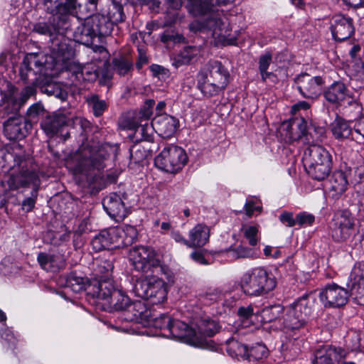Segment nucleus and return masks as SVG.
Here are the masks:
<instances>
[{"mask_svg": "<svg viewBox=\"0 0 364 364\" xmlns=\"http://www.w3.org/2000/svg\"><path fill=\"white\" fill-rule=\"evenodd\" d=\"M230 77L228 70L220 62L210 61L198 74V87L205 96H215L226 88Z\"/></svg>", "mask_w": 364, "mask_h": 364, "instance_id": "f257e3e1", "label": "nucleus"}, {"mask_svg": "<svg viewBox=\"0 0 364 364\" xmlns=\"http://www.w3.org/2000/svg\"><path fill=\"white\" fill-rule=\"evenodd\" d=\"M277 286L275 277L263 267H255L245 272L240 279L242 292L250 296L268 294Z\"/></svg>", "mask_w": 364, "mask_h": 364, "instance_id": "f03ea898", "label": "nucleus"}, {"mask_svg": "<svg viewBox=\"0 0 364 364\" xmlns=\"http://www.w3.org/2000/svg\"><path fill=\"white\" fill-rule=\"evenodd\" d=\"M304 161L308 174L315 180H324L331 171L332 156L322 146L317 144L309 146L304 151Z\"/></svg>", "mask_w": 364, "mask_h": 364, "instance_id": "7ed1b4c3", "label": "nucleus"}, {"mask_svg": "<svg viewBox=\"0 0 364 364\" xmlns=\"http://www.w3.org/2000/svg\"><path fill=\"white\" fill-rule=\"evenodd\" d=\"M189 27L194 32L210 33L216 46L233 45L237 41V37L232 34L229 25L222 21L218 14L211 13L205 22L196 21Z\"/></svg>", "mask_w": 364, "mask_h": 364, "instance_id": "20e7f679", "label": "nucleus"}, {"mask_svg": "<svg viewBox=\"0 0 364 364\" xmlns=\"http://www.w3.org/2000/svg\"><path fill=\"white\" fill-rule=\"evenodd\" d=\"M132 291L136 296L147 300L154 305L162 304L166 300L168 287L162 279L146 277L136 281Z\"/></svg>", "mask_w": 364, "mask_h": 364, "instance_id": "39448f33", "label": "nucleus"}, {"mask_svg": "<svg viewBox=\"0 0 364 364\" xmlns=\"http://www.w3.org/2000/svg\"><path fill=\"white\" fill-rule=\"evenodd\" d=\"M106 151L102 149L81 146L75 154L72 162L75 164V170L78 173L92 170L100 171L105 166Z\"/></svg>", "mask_w": 364, "mask_h": 364, "instance_id": "423d86ee", "label": "nucleus"}, {"mask_svg": "<svg viewBox=\"0 0 364 364\" xmlns=\"http://www.w3.org/2000/svg\"><path fill=\"white\" fill-rule=\"evenodd\" d=\"M312 301L308 295L299 298L289 306L283 318L284 329L287 333L303 327L311 311Z\"/></svg>", "mask_w": 364, "mask_h": 364, "instance_id": "0eeeda50", "label": "nucleus"}, {"mask_svg": "<svg viewBox=\"0 0 364 364\" xmlns=\"http://www.w3.org/2000/svg\"><path fill=\"white\" fill-rule=\"evenodd\" d=\"M188 160L185 151L176 145H168L154 159L155 166L161 171L176 173L186 165Z\"/></svg>", "mask_w": 364, "mask_h": 364, "instance_id": "6e6552de", "label": "nucleus"}, {"mask_svg": "<svg viewBox=\"0 0 364 364\" xmlns=\"http://www.w3.org/2000/svg\"><path fill=\"white\" fill-rule=\"evenodd\" d=\"M129 259L136 271L142 273L153 272L161 266L159 255L151 247L136 246L129 251Z\"/></svg>", "mask_w": 364, "mask_h": 364, "instance_id": "1a4fd4ad", "label": "nucleus"}, {"mask_svg": "<svg viewBox=\"0 0 364 364\" xmlns=\"http://www.w3.org/2000/svg\"><path fill=\"white\" fill-rule=\"evenodd\" d=\"M355 219L348 210H338L331 224V232L336 242H343L348 239L353 231Z\"/></svg>", "mask_w": 364, "mask_h": 364, "instance_id": "9d476101", "label": "nucleus"}, {"mask_svg": "<svg viewBox=\"0 0 364 364\" xmlns=\"http://www.w3.org/2000/svg\"><path fill=\"white\" fill-rule=\"evenodd\" d=\"M325 99L331 104L342 105L347 103L353 107L358 114L360 113L361 105L353 100L344 83L335 82L323 91Z\"/></svg>", "mask_w": 364, "mask_h": 364, "instance_id": "9b49d317", "label": "nucleus"}, {"mask_svg": "<svg viewBox=\"0 0 364 364\" xmlns=\"http://www.w3.org/2000/svg\"><path fill=\"white\" fill-rule=\"evenodd\" d=\"M7 185L11 191H16L21 188L32 186V195H38L40 186V179L37 173L33 170L22 169L18 173H11L8 180Z\"/></svg>", "mask_w": 364, "mask_h": 364, "instance_id": "f8f14e48", "label": "nucleus"}, {"mask_svg": "<svg viewBox=\"0 0 364 364\" xmlns=\"http://www.w3.org/2000/svg\"><path fill=\"white\" fill-rule=\"evenodd\" d=\"M349 296L346 289L336 284L326 285L319 293V299L326 308H339L344 306Z\"/></svg>", "mask_w": 364, "mask_h": 364, "instance_id": "ddd939ff", "label": "nucleus"}, {"mask_svg": "<svg viewBox=\"0 0 364 364\" xmlns=\"http://www.w3.org/2000/svg\"><path fill=\"white\" fill-rule=\"evenodd\" d=\"M297 90L305 98L316 100L322 92L323 80L321 77H313L307 73L301 74L295 79Z\"/></svg>", "mask_w": 364, "mask_h": 364, "instance_id": "4468645a", "label": "nucleus"}, {"mask_svg": "<svg viewBox=\"0 0 364 364\" xmlns=\"http://www.w3.org/2000/svg\"><path fill=\"white\" fill-rule=\"evenodd\" d=\"M116 16L109 17L102 14H94L90 16L91 23L97 36H105L110 35L114 28V24L124 21V13L121 7L116 9Z\"/></svg>", "mask_w": 364, "mask_h": 364, "instance_id": "2eb2a0df", "label": "nucleus"}, {"mask_svg": "<svg viewBox=\"0 0 364 364\" xmlns=\"http://www.w3.org/2000/svg\"><path fill=\"white\" fill-rule=\"evenodd\" d=\"M31 127V123L21 115L10 117L4 123V134L10 140L23 139Z\"/></svg>", "mask_w": 364, "mask_h": 364, "instance_id": "dca6fc26", "label": "nucleus"}, {"mask_svg": "<svg viewBox=\"0 0 364 364\" xmlns=\"http://www.w3.org/2000/svg\"><path fill=\"white\" fill-rule=\"evenodd\" d=\"M346 355V350L341 347L323 346L315 352L313 364H339Z\"/></svg>", "mask_w": 364, "mask_h": 364, "instance_id": "f3484780", "label": "nucleus"}, {"mask_svg": "<svg viewBox=\"0 0 364 364\" xmlns=\"http://www.w3.org/2000/svg\"><path fill=\"white\" fill-rule=\"evenodd\" d=\"M281 134L287 142L300 139L306 134L307 123L303 118H294L284 122L281 125Z\"/></svg>", "mask_w": 364, "mask_h": 364, "instance_id": "a211bd4d", "label": "nucleus"}, {"mask_svg": "<svg viewBox=\"0 0 364 364\" xmlns=\"http://www.w3.org/2000/svg\"><path fill=\"white\" fill-rule=\"evenodd\" d=\"M331 30L335 40L338 41H345L354 33L353 20L344 15H336L332 18Z\"/></svg>", "mask_w": 364, "mask_h": 364, "instance_id": "6ab92c4d", "label": "nucleus"}, {"mask_svg": "<svg viewBox=\"0 0 364 364\" xmlns=\"http://www.w3.org/2000/svg\"><path fill=\"white\" fill-rule=\"evenodd\" d=\"M348 287L350 296L360 305H364V275L360 264H355L350 272Z\"/></svg>", "mask_w": 364, "mask_h": 364, "instance_id": "aec40b11", "label": "nucleus"}, {"mask_svg": "<svg viewBox=\"0 0 364 364\" xmlns=\"http://www.w3.org/2000/svg\"><path fill=\"white\" fill-rule=\"evenodd\" d=\"M80 4L77 0H65L58 3L55 6L53 13V21L57 18L58 22L57 26L54 27L55 30H58L60 27L67 23L69 16H75L77 14Z\"/></svg>", "mask_w": 364, "mask_h": 364, "instance_id": "412c9836", "label": "nucleus"}, {"mask_svg": "<svg viewBox=\"0 0 364 364\" xmlns=\"http://www.w3.org/2000/svg\"><path fill=\"white\" fill-rule=\"evenodd\" d=\"M178 125L176 118L166 114H156L152 120V128L164 138L173 136Z\"/></svg>", "mask_w": 364, "mask_h": 364, "instance_id": "4be33fe9", "label": "nucleus"}, {"mask_svg": "<svg viewBox=\"0 0 364 364\" xmlns=\"http://www.w3.org/2000/svg\"><path fill=\"white\" fill-rule=\"evenodd\" d=\"M102 205L107 214L116 221H121L127 215L124 202L115 193L106 196L102 200Z\"/></svg>", "mask_w": 364, "mask_h": 364, "instance_id": "5701e85b", "label": "nucleus"}, {"mask_svg": "<svg viewBox=\"0 0 364 364\" xmlns=\"http://www.w3.org/2000/svg\"><path fill=\"white\" fill-rule=\"evenodd\" d=\"M193 328V336L200 340L194 346L204 347L207 343L206 338L214 336L218 331L219 325L213 320L200 319Z\"/></svg>", "mask_w": 364, "mask_h": 364, "instance_id": "b1692460", "label": "nucleus"}, {"mask_svg": "<svg viewBox=\"0 0 364 364\" xmlns=\"http://www.w3.org/2000/svg\"><path fill=\"white\" fill-rule=\"evenodd\" d=\"M168 332L172 337L181 340L192 346L200 342V340H198L196 337L193 336V328L189 327L186 323L179 320L171 318Z\"/></svg>", "mask_w": 364, "mask_h": 364, "instance_id": "393cba45", "label": "nucleus"}, {"mask_svg": "<svg viewBox=\"0 0 364 364\" xmlns=\"http://www.w3.org/2000/svg\"><path fill=\"white\" fill-rule=\"evenodd\" d=\"M112 235L114 237L117 248L132 245L138 237V231L132 225H124L112 228Z\"/></svg>", "mask_w": 364, "mask_h": 364, "instance_id": "a878e982", "label": "nucleus"}, {"mask_svg": "<svg viewBox=\"0 0 364 364\" xmlns=\"http://www.w3.org/2000/svg\"><path fill=\"white\" fill-rule=\"evenodd\" d=\"M122 312L123 318L127 321L139 322L147 316L146 304L141 301H130Z\"/></svg>", "mask_w": 364, "mask_h": 364, "instance_id": "bb28decb", "label": "nucleus"}, {"mask_svg": "<svg viewBox=\"0 0 364 364\" xmlns=\"http://www.w3.org/2000/svg\"><path fill=\"white\" fill-rule=\"evenodd\" d=\"M37 260L43 269L53 272L60 270L65 264L63 257L60 254L40 252Z\"/></svg>", "mask_w": 364, "mask_h": 364, "instance_id": "cd10ccee", "label": "nucleus"}, {"mask_svg": "<svg viewBox=\"0 0 364 364\" xmlns=\"http://www.w3.org/2000/svg\"><path fill=\"white\" fill-rule=\"evenodd\" d=\"M97 37L90 17L86 18L84 22L77 28L75 31V38L80 43L90 46L92 45L93 39Z\"/></svg>", "mask_w": 364, "mask_h": 364, "instance_id": "c85d7f7f", "label": "nucleus"}, {"mask_svg": "<svg viewBox=\"0 0 364 364\" xmlns=\"http://www.w3.org/2000/svg\"><path fill=\"white\" fill-rule=\"evenodd\" d=\"M41 126L48 136H53L66 126V117L63 114L48 116L41 122Z\"/></svg>", "mask_w": 364, "mask_h": 364, "instance_id": "c756f323", "label": "nucleus"}, {"mask_svg": "<svg viewBox=\"0 0 364 364\" xmlns=\"http://www.w3.org/2000/svg\"><path fill=\"white\" fill-rule=\"evenodd\" d=\"M112 233V228L101 231L92 240V248L97 252L105 249L117 248L115 239Z\"/></svg>", "mask_w": 364, "mask_h": 364, "instance_id": "7c9ffc66", "label": "nucleus"}, {"mask_svg": "<svg viewBox=\"0 0 364 364\" xmlns=\"http://www.w3.org/2000/svg\"><path fill=\"white\" fill-rule=\"evenodd\" d=\"M210 230L208 226L198 224L189 232L188 247L203 246L209 240Z\"/></svg>", "mask_w": 364, "mask_h": 364, "instance_id": "2f4dec72", "label": "nucleus"}, {"mask_svg": "<svg viewBox=\"0 0 364 364\" xmlns=\"http://www.w3.org/2000/svg\"><path fill=\"white\" fill-rule=\"evenodd\" d=\"M201 53L200 46H186L176 57L174 65L178 67L194 63L199 60Z\"/></svg>", "mask_w": 364, "mask_h": 364, "instance_id": "473e14b6", "label": "nucleus"}, {"mask_svg": "<svg viewBox=\"0 0 364 364\" xmlns=\"http://www.w3.org/2000/svg\"><path fill=\"white\" fill-rule=\"evenodd\" d=\"M330 129L334 138L339 141L349 139L352 134V129L349 122L338 116L330 124Z\"/></svg>", "mask_w": 364, "mask_h": 364, "instance_id": "72a5a7b5", "label": "nucleus"}, {"mask_svg": "<svg viewBox=\"0 0 364 364\" xmlns=\"http://www.w3.org/2000/svg\"><path fill=\"white\" fill-rule=\"evenodd\" d=\"M36 93V89L32 86L26 87L21 92L20 97H10L6 107L8 113H16L27 100Z\"/></svg>", "mask_w": 364, "mask_h": 364, "instance_id": "f704fd0d", "label": "nucleus"}, {"mask_svg": "<svg viewBox=\"0 0 364 364\" xmlns=\"http://www.w3.org/2000/svg\"><path fill=\"white\" fill-rule=\"evenodd\" d=\"M348 185L346 174L341 171L333 173L331 179L330 191L332 197L339 198L347 189Z\"/></svg>", "mask_w": 364, "mask_h": 364, "instance_id": "c9c22d12", "label": "nucleus"}, {"mask_svg": "<svg viewBox=\"0 0 364 364\" xmlns=\"http://www.w3.org/2000/svg\"><path fill=\"white\" fill-rule=\"evenodd\" d=\"M95 264L94 274L99 281L112 279L114 265L111 260L97 259Z\"/></svg>", "mask_w": 364, "mask_h": 364, "instance_id": "e433bc0d", "label": "nucleus"}, {"mask_svg": "<svg viewBox=\"0 0 364 364\" xmlns=\"http://www.w3.org/2000/svg\"><path fill=\"white\" fill-rule=\"evenodd\" d=\"M213 6V0H188L186 7L191 15L198 16L212 11Z\"/></svg>", "mask_w": 364, "mask_h": 364, "instance_id": "4c0bfd02", "label": "nucleus"}, {"mask_svg": "<svg viewBox=\"0 0 364 364\" xmlns=\"http://www.w3.org/2000/svg\"><path fill=\"white\" fill-rule=\"evenodd\" d=\"M117 290L118 289L115 288L112 279L102 280L98 282L97 291H95V293L99 299L105 301L107 304L112 297L114 291Z\"/></svg>", "mask_w": 364, "mask_h": 364, "instance_id": "58836bf2", "label": "nucleus"}, {"mask_svg": "<svg viewBox=\"0 0 364 364\" xmlns=\"http://www.w3.org/2000/svg\"><path fill=\"white\" fill-rule=\"evenodd\" d=\"M43 58V56H41ZM44 62L41 59V55L38 53H28L23 59V65L21 68V76L23 77L25 71H31L33 68H38V72L41 70Z\"/></svg>", "mask_w": 364, "mask_h": 364, "instance_id": "ea45409f", "label": "nucleus"}, {"mask_svg": "<svg viewBox=\"0 0 364 364\" xmlns=\"http://www.w3.org/2000/svg\"><path fill=\"white\" fill-rule=\"evenodd\" d=\"M226 351L228 355L233 358L246 359L248 349L246 346L231 338L226 341Z\"/></svg>", "mask_w": 364, "mask_h": 364, "instance_id": "a19ab883", "label": "nucleus"}, {"mask_svg": "<svg viewBox=\"0 0 364 364\" xmlns=\"http://www.w3.org/2000/svg\"><path fill=\"white\" fill-rule=\"evenodd\" d=\"M259 228L258 225H243L241 228L244 237L252 247L256 246L261 240Z\"/></svg>", "mask_w": 364, "mask_h": 364, "instance_id": "79ce46f5", "label": "nucleus"}, {"mask_svg": "<svg viewBox=\"0 0 364 364\" xmlns=\"http://www.w3.org/2000/svg\"><path fill=\"white\" fill-rule=\"evenodd\" d=\"M75 78L77 81H95L98 77V72L95 65L92 64H87L84 66H80L77 70L75 71Z\"/></svg>", "mask_w": 364, "mask_h": 364, "instance_id": "37998d69", "label": "nucleus"}, {"mask_svg": "<svg viewBox=\"0 0 364 364\" xmlns=\"http://www.w3.org/2000/svg\"><path fill=\"white\" fill-rule=\"evenodd\" d=\"M130 301L129 298L121 290L118 289L117 291H114L112 297L107 304L113 306L115 310L123 311Z\"/></svg>", "mask_w": 364, "mask_h": 364, "instance_id": "c03bdc74", "label": "nucleus"}, {"mask_svg": "<svg viewBox=\"0 0 364 364\" xmlns=\"http://www.w3.org/2000/svg\"><path fill=\"white\" fill-rule=\"evenodd\" d=\"M223 293L217 287H208L198 295V299L205 305H209L222 298Z\"/></svg>", "mask_w": 364, "mask_h": 364, "instance_id": "a18cd8bd", "label": "nucleus"}, {"mask_svg": "<svg viewBox=\"0 0 364 364\" xmlns=\"http://www.w3.org/2000/svg\"><path fill=\"white\" fill-rule=\"evenodd\" d=\"M284 311L281 305H274L263 309L261 311V317L264 323H269L278 319Z\"/></svg>", "mask_w": 364, "mask_h": 364, "instance_id": "49530a36", "label": "nucleus"}, {"mask_svg": "<svg viewBox=\"0 0 364 364\" xmlns=\"http://www.w3.org/2000/svg\"><path fill=\"white\" fill-rule=\"evenodd\" d=\"M87 102L89 106L92 107L95 117L101 116L107 107L105 101L100 100L97 95H92L90 97H87Z\"/></svg>", "mask_w": 364, "mask_h": 364, "instance_id": "de8ad7c7", "label": "nucleus"}, {"mask_svg": "<svg viewBox=\"0 0 364 364\" xmlns=\"http://www.w3.org/2000/svg\"><path fill=\"white\" fill-rule=\"evenodd\" d=\"M268 355V350L263 344H257L248 350L246 359L250 361L259 360L266 358Z\"/></svg>", "mask_w": 364, "mask_h": 364, "instance_id": "09e8293b", "label": "nucleus"}, {"mask_svg": "<svg viewBox=\"0 0 364 364\" xmlns=\"http://www.w3.org/2000/svg\"><path fill=\"white\" fill-rule=\"evenodd\" d=\"M66 288L75 293H79L85 289V279L75 275H70L66 281Z\"/></svg>", "mask_w": 364, "mask_h": 364, "instance_id": "8fccbe9b", "label": "nucleus"}, {"mask_svg": "<svg viewBox=\"0 0 364 364\" xmlns=\"http://www.w3.org/2000/svg\"><path fill=\"white\" fill-rule=\"evenodd\" d=\"M232 257L240 258H252L255 256V250L250 247L240 245L237 247L229 251Z\"/></svg>", "mask_w": 364, "mask_h": 364, "instance_id": "3c124183", "label": "nucleus"}, {"mask_svg": "<svg viewBox=\"0 0 364 364\" xmlns=\"http://www.w3.org/2000/svg\"><path fill=\"white\" fill-rule=\"evenodd\" d=\"M114 68L119 75H125L132 68V63L127 59L119 58L113 61Z\"/></svg>", "mask_w": 364, "mask_h": 364, "instance_id": "603ef678", "label": "nucleus"}, {"mask_svg": "<svg viewBox=\"0 0 364 364\" xmlns=\"http://www.w3.org/2000/svg\"><path fill=\"white\" fill-rule=\"evenodd\" d=\"M155 105L154 100H146L144 102L143 107L139 112V119L141 122L142 120L148 121L153 114V107Z\"/></svg>", "mask_w": 364, "mask_h": 364, "instance_id": "864d4df0", "label": "nucleus"}, {"mask_svg": "<svg viewBox=\"0 0 364 364\" xmlns=\"http://www.w3.org/2000/svg\"><path fill=\"white\" fill-rule=\"evenodd\" d=\"M314 220V215L306 212H302L296 215V224L300 226L311 225Z\"/></svg>", "mask_w": 364, "mask_h": 364, "instance_id": "5fc2aeb1", "label": "nucleus"}, {"mask_svg": "<svg viewBox=\"0 0 364 364\" xmlns=\"http://www.w3.org/2000/svg\"><path fill=\"white\" fill-rule=\"evenodd\" d=\"M53 58L57 62H64L68 58V47L65 44L59 45L58 48H53Z\"/></svg>", "mask_w": 364, "mask_h": 364, "instance_id": "6e6d98bb", "label": "nucleus"}, {"mask_svg": "<svg viewBox=\"0 0 364 364\" xmlns=\"http://www.w3.org/2000/svg\"><path fill=\"white\" fill-rule=\"evenodd\" d=\"M360 51V46L359 45H354L350 50L349 54L351 58L355 61L356 65V71L362 72L364 70V64L360 60V58H357L358 53Z\"/></svg>", "mask_w": 364, "mask_h": 364, "instance_id": "4d7b16f0", "label": "nucleus"}, {"mask_svg": "<svg viewBox=\"0 0 364 364\" xmlns=\"http://www.w3.org/2000/svg\"><path fill=\"white\" fill-rule=\"evenodd\" d=\"M44 107L41 103H36L31 106L27 110V115L31 119H36L44 113Z\"/></svg>", "mask_w": 364, "mask_h": 364, "instance_id": "13d9d810", "label": "nucleus"}, {"mask_svg": "<svg viewBox=\"0 0 364 364\" xmlns=\"http://www.w3.org/2000/svg\"><path fill=\"white\" fill-rule=\"evenodd\" d=\"M171 318L169 316L162 314L159 318L155 319L154 325L159 328L164 330L166 329L168 331L169 326L171 325Z\"/></svg>", "mask_w": 364, "mask_h": 364, "instance_id": "bf43d9fd", "label": "nucleus"}, {"mask_svg": "<svg viewBox=\"0 0 364 364\" xmlns=\"http://www.w3.org/2000/svg\"><path fill=\"white\" fill-rule=\"evenodd\" d=\"M279 220L281 223L287 227H294L296 225V218H294L293 213L284 211L279 215Z\"/></svg>", "mask_w": 364, "mask_h": 364, "instance_id": "052dcab7", "label": "nucleus"}, {"mask_svg": "<svg viewBox=\"0 0 364 364\" xmlns=\"http://www.w3.org/2000/svg\"><path fill=\"white\" fill-rule=\"evenodd\" d=\"M153 129L152 122L151 124H149L148 122H146L145 124L137 127L136 132L140 133L144 140H149Z\"/></svg>", "mask_w": 364, "mask_h": 364, "instance_id": "680f3d73", "label": "nucleus"}, {"mask_svg": "<svg viewBox=\"0 0 364 364\" xmlns=\"http://www.w3.org/2000/svg\"><path fill=\"white\" fill-rule=\"evenodd\" d=\"M57 25H53L52 27L49 26L46 23H38L35 25L34 30L41 34L43 35H51L53 31H55L54 27H56Z\"/></svg>", "mask_w": 364, "mask_h": 364, "instance_id": "e2e57ef3", "label": "nucleus"}, {"mask_svg": "<svg viewBox=\"0 0 364 364\" xmlns=\"http://www.w3.org/2000/svg\"><path fill=\"white\" fill-rule=\"evenodd\" d=\"M272 54L266 53L262 55L259 58V70H267L272 63Z\"/></svg>", "mask_w": 364, "mask_h": 364, "instance_id": "0e129e2a", "label": "nucleus"}, {"mask_svg": "<svg viewBox=\"0 0 364 364\" xmlns=\"http://www.w3.org/2000/svg\"><path fill=\"white\" fill-rule=\"evenodd\" d=\"M37 195L33 196L31 194V197L26 198L22 202V209L26 212L31 211L35 206Z\"/></svg>", "mask_w": 364, "mask_h": 364, "instance_id": "69168bd1", "label": "nucleus"}, {"mask_svg": "<svg viewBox=\"0 0 364 364\" xmlns=\"http://www.w3.org/2000/svg\"><path fill=\"white\" fill-rule=\"evenodd\" d=\"M261 207L255 206V203L252 200L247 201L245 205L246 214L248 217H251L255 211H260Z\"/></svg>", "mask_w": 364, "mask_h": 364, "instance_id": "338daca9", "label": "nucleus"}, {"mask_svg": "<svg viewBox=\"0 0 364 364\" xmlns=\"http://www.w3.org/2000/svg\"><path fill=\"white\" fill-rule=\"evenodd\" d=\"M253 314V308L251 306H242L238 309V315L244 318H249Z\"/></svg>", "mask_w": 364, "mask_h": 364, "instance_id": "774afa93", "label": "nucleus"}]
</instances>
